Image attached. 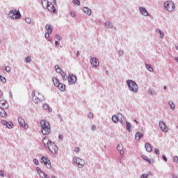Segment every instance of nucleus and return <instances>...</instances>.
<instances>
[{"label":"nucleus","mask_w":178,"mask_h":178,"mask_svg":"<svg viewBox=\"0 0 178 178\" xmlns=\"http://www.w3.org/2000/svg\"><path fill=\"white\" fill-rule=\"evenodd\" d=\"M8 106L9 104H8V102H6V100H0V108L7 109Z\"/></svg>","instance_id":"2eb2a0df"},{"label":"nucleus","mask_w":178,"mask_h":178,"mask_svg":"<svg viewBox=\"0 0 178 178\" xmlns=\"http://www.w3.org/2000/svg\"><path fill=\"white\" fill-rule=\"evenodd\" d=\"M55 45H56V47H58V41L55 42Z\"/></svg>","instance_id":"4d7b16f0"},{"label":"nucleus","mask_w":178,"mask_h":178,"mask_svg":"<svg viewBox=\"0 0 178 178\" xmlns=\"http://www.w3.org/2000/svg\"><path fill=\"white\" fill-rule=\"evenodd\" d=\"M2 124H4L8 127V129H12L13 127V122H6L5 120L1 121Z\"/></svg>","instance_id":"f3484780"},{"label":"nucleus","mask_w":178,"mask_h":178,"mask_svg":"<svg viewBox=\"0 0 178 178\" xmlns=\"http://www.w3.org/2000/svg\"><path fill=\"white\" fill-rule=\"evenodd\" d=\"M0 81H1V83H6V79L5 78V76H2L1 75H0Z\"/></svg>","instance_id":"473e14b6"},{"label":"nucleus","mask_w":178,"mask_h":178,"mask_svg":"<svg viewBox=\"0 0 178 178\" xmlns=\"http://www.w3.org/2000/svg\"><path fill=\"white\" fill-rule=\"evenodd\" d=\"M67 80L70 83V84H74V83H76V81H77V76H76L74 75H70L67 77Z\"/></svg>","instance_id":"ddd939ff"},{"label":"nucleus","mask_w":178,"mask_h":178,"mask_svg":"<svg viewBox=\"0 0 178 178\" xmlns=\"http://www.w3.org/2000/svg\"><path fill=\"white\" fill-rule=\"evenodd\" d=\"M83 12H84V13H86L88 16H90L92 13L91 10L90 8H87V7L83 8Z\"/></svg>","instance_id":"4be33fe9"},{"label":"nucleus","mask_w":178,"mask_h":178,"mask_svg":"<svg viewBox=\"0 0 178 178\" xmlns=\"http://www.w3.org/2000/svg\"><path fill=\"white\" fill-rule=\"evenodd\" d=\"M0 176H1V177H5V172L3 171H0Z\"/></svg>","instance_id":"09e8293b"},{"label":"nucleus","mask_w":178,"mask_h":178,"mask_svg":"<svg viewBox=\"0 0 178 178\" xmlns=\"http://www.w3.org/2000/svg\"><path fill=\"white\" fill-rule=\"evenodd\" d=\"M164 8L168 10V12H173L176 8L175 3L171 1H167L164 3Z\"/></svg>","instance_id":"39448f33"},{"label":"nucleus","mask_w":178,"mask_h":178,"mask_svg":"<svg viewBox=\"0 0 178 178\" xmlns=\"http://www.w3.org/2000/svg\"><path fill=\"white\" fill-rule=\"evenodd\" d=\"M170 106H171V109H175V104L172 102H170Z\"/></svg>","instance_id":"ea45409f"},{"label":"nucleus","mask_w":178,"mask_h":178,"mask_svg":"<svg viewBox=\"0 0 178 178\" xmlns=\"http://www.w3.org/2000/svg\"><path fill=\"white\" fill-rule=\"evenodd\" d=\"M51 33H52L51 30L48 31L47 33H46L44 35L45 38H49V34H51Z\"/></svg>","instance_id":"7c9ffc66"},{"label":"nucleus","mask_w":178,"mask_h":178,"mask_svg":"<svg viewBox=\"0 0 178 178\" xmlns=\"http://www.w3.org/2000/svg\"><path fill=\"white\" fill-rule=\"evenodd\" d=\"M55 69H56L57 73L61 74V72H63V71H62V69H60V67H59V65H56Z\"/></svg>","instance_id":"c85d7f7f"},{"label":"nucleus","mask_w":178,"mask_h":178,"mask_svg":"<svg viewBox=\"0 0 178 178\" xmlns=\"http://www.w3.org/2000/svg\"><path fill=\"white\" fill-rule=\"evenodd\" d=\"M73 162L77 164L78 168H83L84 166V160L79 158V157H74Z\"/></svg>","instance_id":"6e6552de"},{"label":"nucleus","mask_w":178,"mask_h":178,"mask_svg":"<svg viewBox=\"0 0 178 178\" xmlns=\"http://www.w3.org/2000/svg\"><path fill=\"white\" fill-rule=\"evenodd\" d=\"M159 29H157V31H158Z\"/></svg>","instance_id":"69168bd1"},{"label":"nucleus","mask_w":178,"mask_h":178,"mask_svg":"<svg viewBox=\"0 0 178 178\" xmlns=\"http://www.w3.org/2000/svg\"><path fill=\"white\" fill-rule=\"evenodd\" d=\"M127 84L130 90V91H132L133 92H137L138 91V86H137V83L131 80L127 81Z\"/></svg>","instance_id":"20e7f679"},{"label":"nucleus","mask_w":178,"mask_h":178,"mask_svg":"<svg viewBox=\"0 0 178 178\" xmlns=\"http://www.w3.org/2000/svg\"><path fill=\"white\" fill-rule=\"evenodd\" d=\"M174 162L175 163H178V156H177L174 157Z\"/></svg>","instance_id":"c03bdc74"},{"label":"nucleus","mask_w":178,"mask_h":178,"mask_svg":"<svg viewBox=\"0 0 178 178\" xmlns=\"http://www.w3.org/2000/svg\"><path fill=\"white\" fill-rule=\"evenodd\" d=\"M52 81L56 87H58L60 84L59 79L57 78H53Z\"/></svg>","instance_id":"b1692460"},{"label":"nucleus","mask_w":178,"mask_h":178,"mask_svg":"<svg viewBox=\"0 0 178 178\" xmlns=\"http://www.w3.org/2000/svg\"><path fill=\"white\" fill-rule=\"evenodd\" d=\"M32 99L35 104H40L44 99V96L38 91L33 92Z\"/></svg>","instance_id":"7ed1b4c3"},{"label":"nucleus","mask_w":178,"mask_h":178,"mask_svg":"<svg viewBox=\"0 0 178 178\" xmlns=\"http://www.w3.org/2000/svg\"><path fill=\"white\" fill-rule=\"evenodd\" d=\"M112 26V24L109 22H107L106 23V27H111Z\"/></svg>","instance_id":"79ce46f5"},{"label":"nucleus","mask_w":178,"mask_h":178,"mask_svg":"<svg viewBox=\"0 0 178 178\" xmlns=\"http://www.w3.org/2000/svg\"><path fill=\"white\" fill-rule=\"evenodd\" d=\"M134 122H136V124H138V122H137L136 120H135Z\"/></svg>","instance_id":"052dcab7"},{"label":"nucleus","mask_w":178,"mask_h":178,"mask_svg":"<svg viewBox=\"0 0 178 178\" xmlns=\"http://www.w3.org/2000/svg\"><path fill=\"white\" fill-rule=\"evenodd\" d=\"M74 152H76V153L80 152V148H79V147H75L74 149Z\"/></svg>","instance_id":"49530a36"},{"label":"nucleus","mask_w":178,"mask_h":178,"mask_svg":"<svg viewBox=\"0 0 178 178\" xmlns=\"http://www.w3.org/2000/svg\"><path fill=\"white\" fill-rule=\"evenodd\" d=\"M5 70H6L8 73H9L10 72V67L9 66L6 67Z\"/></svg>","instance_id":"a18cd8bd"},{"label":"nucleus","mask_w":178,"mask_h":178,"mask_svg":"<svg viewBox=\"0 0 178 178\" xmlns=\"http://www.w3.org/2000/svg\"><path fill=\"white\" fill-rule=\"evenodd\" d=\"M10 17H12V19H20L22 17V15L20 14V12L17 10H12L9 13Z\"/></svg>","instance_id":"423d86ee"},{"label":"nucleus","mask_w":178,"mask_h":178,"mask_svg":"<svg viewBox=\"0 0 178 178\" xmlns=\"http://www.w3.org/2000/svg\"><path fill=\"white\" fill-rule=\"evenodd\" d=\"M142 159H144V161H146V162L151 163V159H149V158H148V156L142 155Z\"/></svg>","instance_id":"cd10ccee"},{"label":"nucleus","mask_w":178,"mask_h":178,"mask_svg":"<svg viewBox=\"0 0 178 178\" xmlns=\"http://www.w3.org/2000/svg\"><path fill=\"white\" fill-rule=\"evenodd\" d=\"M143 138V134L140 133V132H137L135 135V138L136 140H137L138 141L140 140V138Z\"/></svg>","instance_id":"393cba45"},{"label":"nucleus","mask_w":178,"mask_h":178,"mask_svg":"<svg viewBox=\"0 0 178 178\" xmlns=\"http://www.w3.org/2000/svg\"><path fill=\"white\" fill-rule=\"evenodd\" d=\"M40 126L42 129V133L44 136H48L51 133V125L49 122L45 120H40Z\"/></svg>","instance_id":"f257e3e1"},{"label":"nucleus","mask_w":178,"mask_h":178,"mask_svg":"<svg viewBox=\"0 0 178 178\" xmlns=\"http://www.w3.org/2000/svg\"><path fill=\"white\" fill-rule=\"evenodd\" d=\"M159 126L162 131H163L164 133H168V131H169V128H168V126H166V124H165L163 121L159 122Z\"/></svg>","instance_id":"f8f14e48"},{"label":"nucleus","mask_w":178,"mask_h":178,"mask_svg":"<svg viewBox=\"0 0 178 178\" xmlns=\"http://www.w3.org/2000/svg\"><path fill=\"white\" fill-rule=\"evenodd\" d=\"M164 90H166V86H164Z\"/></svg>","instance_id":"0e129e2a"},{"label":"nucleus","mask_w":178,"mask_h":178,"mask_svg":"<svg viewBox=\"0 0 178 178\" xmlns=\"http://www.w3.org/2000/svg\"><path fill=\"white\" fill-rule=\"evenodd\" d=\"M2 43V40L0 39V44H1Z\"/></svg>","instance_id":"680f3d73"},{"label":"nucleus","mask_w":178,"mask_h":178,"mask_svg":"<svg viewBox=\"0 0 178 178\" xmlns=\"http://www.w3.org/2000/svg\"><path fill=\"white\" fill-rule=\"evenodd\" d=\"M117 149L120 152V155H124V151H123L122 145H118V146L117 147Z\"/></svg>","instance_id":"aec40b11"},{"label":"nucleus","mask_w":178,"mask_h":178,"mask_svg":"<svg viewBox=\"0 0 178 178\" xmlns=\"http://www.w3.org/2000/svg\"><path fill=\"white\" fill-rule=\"evenodd\" d=\"M175 48H176L177 51H178V46H176Z\"/></svg>","instance_id":"bf43d9fd"},{"label":"nucleus","mask_w":178,"mask_h":178,"mask_svg":"<svg viewBox=\"0 0 178 178\" xmlns=\"http://www.w3.org/2000/svg\"><path fill=\"white\" fill-rule=\"evenodd\" d=\"M145 148L147 152H151L152 151V147H151V144L146 143L145 145Z\"/></svg>","instance_id":"6ab92c4d"},{"label":"nucleus","mask_w":178,"mask_h":178,"mask_svg":"<svg viewBox=\"0 0 178 178\" xmlns=\"http://www.w3.org/2000/svg\"><path fill=\"white\" fill-rule=\"evenodd\" d=\"M48 104H44V106H43V108H44V109H48Z\"/></svg>","instance_id":"603ef678"},{"label":"nucleus","mask_w":178,"mask_h":178,"mask_svg":"<svg viewBox=\"0 0 178 178\" xmlns=\"http://www.w3.org/2000/svg\"><path fill=\"white\" fill-rule=\"evenodd\" d=\"M42 6L43 8H47L49 12H53V13H55L56 12V9H55V6L54 4H52L51 2L48 1L47 0H42Z\"/></svg>","instance_id":"f03ea898"},{"label":"nucleus","mask_w":178,"mask_h":178,"mask_svg":"<svg viewBox=\"0 0 178 178\" xmlns=\"http://www.w3.org/2000/svg\"><path fill=\"white\" fill-rule=\"evenodd\" d=\"M46 30H47V31H50V30L51 31L52 33V28L51 27V25L49 24H47L45 26Z\"/></svg>","instance_id":"2f4dec72"},{"label":"nucleus","mask_w":178,"mask_h":178,"mask_svg":"<svg viewBox=\"0 0 178 178\" xmlns=\"http://www.w3.org/2000/svg\"><path fill=\"white\" fill-rule=\"evenodd\" d=\"M42 143H43L44 147L46 148H48L49 147V143H51L49 140V138L47 136H45L42 140Z\"/></svg>","instance_id":"dca6fc26"},{"label":"nucleus","mask_w":178,"mask_h":178,"mask_svg":"<svg viewBox=\"0 0 178 178\" xmlns=\"http://www.w3.org/2000/svg\"><path fill=\"white\" fill-rule=\"evenodd\" d=\"M120 54H123V51H120Z\"/></svg>","instance_id":"e2e57ef3"},{"label":"nucleus","mask_w":178,"mask_h":178,"mask_svg":"<svg viewBox=\"0 0 178 178\" xmlns=\"http://www.w3.org/2000/svg\"><path fill=\"white\" fill-rule=\"evenodd\" d=\"M88 118H89V119H92V118H94V114H92V113H89Z\"/></svg>","instance_id":"58836bf2"},{"label":"nucleus","mask_w":178,"mask_h":178,"mask_svg":"<svg viewBox=\"0 0 178 178\" xmlns=\"http://www.w3.org/2000/svg\"><path fill=\"white\" fill-rule=\"evenodd\" d=\"M70 15L71 17H76V13L74 11H71L70 13Z\"/></svg>","instance_id":"c9c22d12"},{"label":"nucleus","mask_w":178,"mask_h":178,"mask_svg":"<svg viewBox=\"0 0 178 178\" xmlns=\"http://www.w3.org/2000/svg\"><path fill=\"white\" fill-rule=\"evenodd\" d=\"M140 13L143 15V16H148V12L147 11V9L144 7H140Z\"/></svg>","instance_id":"a211bd4d"},{"label":"nucleus","mask_w":178,"mask_h":178,"mask_svg":"<svg viewBox=\"0 0 178 178\" xmlns=\"http://www.w3.org/2000/svg\"><path fill=\"white\" fill-rule=\"evenodd\" d=\"M57 87L60 91H65V90H66V86L63 83H60Z\"/></svg>","instance_id":"5701e85b"},{"label":"nucleus","mask_w":178,"mask_h":178,"mask_svg":"<svg viewBox=\"0 0 178 178\" xmlns=\"http://www.w3.org/2000/svg\"><path fill=\"white\" fill-rule=\"evenodd\" d=\"M54 3H56V0H53Z\"/></svg>","instance_id":"13d9d810"},{"label":"nucleus","mask_w":178,"mask_h":178,"mask_svg":"<svg viewBox=\"0 0 178 178\" xmlns=\"http://www.w3.org/2000/svg\"><path fill=\"white\" fill-rule=\"evenodd\" d=\"M158 31L160 34L161 38H163V37H165V34H163V33H162V31H161V30H159Z\"/></svg>","instance_id":"e433bc0d"},{"label":"nucleus","mask_w":178,"mask_h":178,"mask_svg":"<svg viewBox=\"0 0 178 178\" xmlns=\"http://www.w3.org/2000/svg\"><path fill=\"white\" fill-rule=\"evenodd\" d=\"M36 170H37V172H38V175H39V176L40 177H42V178H49V176L45 175V173H44V172H42L41 170V168H40V167H37L36 168Z\"/></svg>","instance_id":"4468645a"},{"label":"nucleus","mask_w":178,"mask_h":178,"mask_svg":"<svg viewBox=\"0 0 178 178\" xmlns=\"http://www.w3.org/2000/svg\"><path fill=\"white\" fill-rule=\"evenodd\" d=\"M26 63H30V62H31V57L30 56L26 57Z\"/></svg>","instance_id":"4c0bfd02"},{"label":"nucleus","mask_w":178,"mask_h":178,"mask_svg":"<svg viewBox=\"0 0 178 178\" xmlns=\"http://www.w3.org/2000/svg\"><path fill=\"white\" fill-rule=\"evenodd\" d=\"M90 63L92 66V67H97V66H99V61L97 58L92 57L90 58Z\"/></svg>","instance_id":"9d476101"},{"label":"nucleus","mask_w":178,"mask_h":178,"mask_svg":"<svg viewBox=\"0 0 178 178\" xmlns=\"http://www.w3.org/2000/svg\"><path fill=\"white\" fill-rule=\"evenodd\" d=\"M126 127L128 131H131V124L127 121H126Z\"/></svg>","instance_id":"a878e982"},{"label":"nucleus","mask_w":178,"mask_h":178,"mask_svg":"<svg viewBox=\"0 0 178 178\" xmlns=\"http://www.w3.org/2000/svg\"><path fill=\"white\" fill-rule=\"evenodd\" d=\"M56 38L57 40H60V35H56Z\"/></svg>","instance_id":"864d4df0"},{"label":"nucleus","mask_w":178,"mask_h":178,"mask_svg":"<svg viewBox=\"0 0 178 178\" xmlns=\"http://www.w3.org/2000/svg\"><path fill=\"white\" fill-rule=\"evenodd\" d=\"M40 163H44L48 169L51 168V161L44 156H42L40 159Z\"/></svg>","instance_id":"1a4fd4ad"},{"label":"nucleus","mask_w":178,"mask_h":178,"mask_svg":"<svg viewBox=\"0 0 178 178\" xmlns=\"http://www.w3.org/2000/svg\"><path fill=\"white\" fill-rule=\"evenodd\" d=\"M6 108H0V116L1 118H6V112L5 111Z\"/></svg>","instance_id":"412c9836"},{"label":"nucleus","mask_w":178,"mask_h":178,"mask_svg":"<svg viewBox=\"0 0 178 178\" xmlns=\"http://www.w3.org/2000/svg\"><path fill=\"white\" fill-rule=\"evenodd\" d=\"M91 129L92 130H95V129H97V127H95V125H92Z\"/></svg>","instance_id":"5fc2aeb1"},{"label":"nucleus","mask_w":178,"mask_h":178,"mask_svg":"<svg viewBox=\"0 0 178 178\" xmlns=\"http://www.w3.org/2000/svg\"><path fill=\"white\" fill-rule=\"evenodd\" d=\"M48 149L51 154H56L58 152V146L54 143L50 142Z\"/></svg>","instance_id":"0eeeda50"},{"label":"nucleus","mask_w":178,"mask_h":178,"mask_svg":"<svg viewBox=\"0 0 178 178\" xmlns=\"http://www.w3.org/2000/svg\"><path fill=\"white\" fill-rule=\"evenodd\" d=\"M26 23H28L29 24H30V23H31V18H26Z\"/></svg>","instance_id":"a19ab883"},{"label":"nucleus","mask_w":178,"mask_h":178,"mask_svg":"<svg viewBox=\"0 0 178 178\" xmlns=\"http://www.w3.org/2000/svg\"><path fill=\"white\" fill-rule=\"evenodd\" d=\"M18 123L19 124L21 127H23V129H29V125L26 124L24 122V120L22 118H18Z\"/></svg>","instance_id":"9b49d317"},{"label":"nucleus","mask_w":178,"mask_h":178,"mask_svg":"<svg viewBox=\"0 0 178 178\" xmlns=\"http://www.w3.org/2000/svg\"><path fill=\"white\" fill-rule=\"evenodd\" d=\"M112 120L114 122V123H118V122H119V118H118V116L113 115L112 117Z\"/></svg>","instance_id":"c756f323"},{"label":"nucleus","mask_w":178,"mask_h":178,"mask_svg":"<svg viewBox=\"0 0 178 178\" xmlns=\"http://www.w3.org/2000/svg\"><path fill=\"white\" fill-rule=\"evenodd\" d=\"M163 159L165 161V162H168V159L166 158V156L163 155Z\"/></svg>","instance_id":"3c124183"},{"label":"nucleus","mask_w":178,"mask_h":178,"mask_svg":"<svg viewBox=\"0 0 178 178\" xmlns=\"http://www.w3.org/2000/svg\"><path fill=\"white\" fill-rule=\"evenodd\" d=\"M146 68L149 72H154V68H152V65L149 64H146Z\"/></svg>","instance_id":"bb28decb"},{"label":"nucleus","mask_w":178,"mask_h":178,"mask_svg":"<svg viewBox=\"0 0 178 178\" xmlns=\"http://www.w3.org/2000/svg\"><path fill=\"white\" fill-rule=\"evenodd\" d=\"M154 152L156 155H159L160 154L159 149H156V148L154 149Z\"/></svg>","instance_id":"37998d69"},{"label":"nucleus","mask_w":178,"mask_h":178,"mask_svg":"<svg viewBox=\"0 0 178 178\" xmlns=\"http://www.w3.org/2000/svg\"><path fill=\"white\" fill-rule=\"evenodd\" d=\"M61 76H62V79L63 80H66L67 77H66V74H65V72H63V71L61 72Z\"/></svg>","instance_id":"72a5a7b5"},{"label":"nucleus","mask_w":178,"mask_h":178,"mask_svg":"<svg viewBox=\"0 0 178 178\" xmlns=\"http://www.w3.org/2000/svg\"><path fill=\"white\" fill-rule=\"evenodd\" d=\"M75 2L76 4L78 5V6H80V0H75L74 3Z\"/></svg>","instance_id":"8fccbe9b"},{"label":"nucleus","mask_w":178,"mask_h":178,"mask_svg":"<svg viewBox=\"0 0 178 178\" xmlns=\"http://www.w3.org/2000/svg\"><path fill=\"white\" fill-rule=\"evenodd\" d=\"M61 76H62V79L63 80H66L67 77H66V74H65V72H63V71L61 72Z\"/></svg>","instance_id":"f704fd0d"},{"label":"nucleus","mask_w":178,"mask_h":178,"mask_svg":"<svg viewBox=\"0 0 178 178\" xmlns=\"http://www.w3.org/2000/svg\"><path fill=\"white\" fill-rule=\"evenodd\" d=\"M172 178H177V175H172Z\"/></svg>","instance_id":"6e6d98bb"},{"label":"nucleus","mask_w":178,"mask_h":178,"mask_svg":"<svg viewBox=\"0 0 178 178\" xmlns=\"http://www.w3.org/2000/svg\"><path fill=\"white\" fill-rule=\"evenodd\" d=\"M33 163L35 165H38L39 162L38 160L37 159H33Z\"/></svg>","instance_id":"de8ad7c7"}]
</instances>
